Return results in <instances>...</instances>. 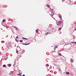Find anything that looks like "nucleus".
<instances>
[{"label": "nucleus", "mask_w": 76, "mask_h": 76, "mask_svg": "<svg viewBox=\"0 0 76 76\" xmlns=\"http://www.w3.org/2000/svg\"><path fill=\"white\" fill-rule=\"evenodd\" d=\"M62 23V22L61 21H59L58 23L57 24V26H59L60 25H61V24Z\"/></svg>", "instance_id": "1"}, {"label": "nucleus", "mask_w": 76, "mask_h": 76, "mask_svg": "<svg viewBox=\"0 0 76 76\" xmlns=\"http://www.w3.org/2000/svg\"><path fill=\"white\" fill-rule=\"evenodd\" d=\"M50 14L52 15V16H53L54 15V11H52L50 12Z\"/></svg>", "instance_id": "2"}, {"label": "nucleus", "mask_w": 76, "mask_h": 76, "mask_svg": "<svg viewBox=\"0 0 76 76\" xmlns=\"http://www.w3.org/2000/svg\"><path fill=\"white\" fill-rule=\"evenodd\" d=\"M30 43H28V44H23V45H29V44H30Z\"/></svg>", "instance_id": "3"}, {"label": "nucleus", "mask_w": 76, "mask_h": 76, "mask_svg": "<svg viewBox=\"0 0 76 76\" xmlns=\"http://www.w3.org/2000/svg\"><path fill=\"white\" fill-rule=\"evenodd\" d=\"M70 61L71 62H72V63H73V61H74V60H73V59L71 58V59Z\"/></svg>", "instance_id": "4"}, {"label": "nucleus", "mask_w": 76, "mask_h": 76, "mask_svg": "<svg viewBox=\"0 0 76 76\" xmlns=\"http://www.w3.org/2000/svg\"><path fill=\"white\" fill-rule=\"evenodd\" d=\"M17 75H19V76H22V75L20 74V72H19V74H17Z\"/></svg>", "instance_id": "5"}, {"label": "nucleus", "mask_w": 76, "mask_h": 76, "mask_svg": "<svg viewBox=\"0 0 76 76\" xmlns=\"http://www.w3.org/2000/svg\"><path fill=\"white\" fill-rule=\"evenodd\" d=\"M54 49L55 50H56V48H57V46H54Z\"/></svg>", "instance_id": "6"}, {"label": "nucleus", "mask_w": 76, "mask_h": 76, "mask_svg": "<svg viewBox=\"0 0 76 76\" xmlns=\"http://www.w3.org/2000/svg\"><path fill=\"white\" fill-rule=\"evenodd\" d=\"M46 6L49 8H50V5H48V4H46Z\"/></svg>", "instance_id": "7"}, {"label": "nucleus", "mask_w": 76, "mask_h": 76, "mask_svg": "<svg viewBox=\"0 0 76 76\" xmlns=\"http://www.w3.org/2000/svg\"><path fill=\"white\" fill-rule=\"evenodd\" d=\"M10 75H13V72H11L10 73Z\"/></svg>", "instance_id": "8"}, {"label": "nucleus", "mask_w": 76, "mask_h": 76, "mask_svg": "<svg viewBox=\"0 0 76 76\" xmlns=\"http://www.w3.org/2000/svg\"><path fill=\"white\" fill-rule=\"evenodd\" d=\"M22 39H28L24 37H23Z\"/></svg>", "instance_id": "9"}, {"label": "nucleus", "mask_w": 76, "mask_h": 76, "mask_svg": "<svg viewBox=\"0 0 76 76\" xmlns=\"http://www.w3.org/2000/svg\"><path fill=\"white\" fill-rule=\"evenodd\" d=\"M58 16H59V18H60V19H61V15H59Z\"/></svg>", "instance_id": "10"}, {"label": "nucleus", "mask_w": 76, "mask_h": 76, "mask_svg": "<svg viewBox=\"0 0 76 76\" xmlns=\"http://www.w3.org/2000/svg\"><path fill=\"white\" fill-rule=\"evenodd\" d=\"M13 27H14V28H15L17 30H18V28L15 26H13Z\"/></svg>", "instance_id": "11"}, {"label": "nucleus", "mask_w": 76, "mask_h": 76, "mask_svg": "<svg viewBox=\"0 0 76 76\" xmlns=\"http://www.w3.org/2000/svg\"><path fill=\"white\" fill-rule=\"evenodd\" d=\"M54 28H52V32H54Z\"/></svg>", "instance_id": "12"}, {"label": "nucleus", "mask_w": 76, "mask_h": 76, "mask_svg": "<svg viewBox=\"0 0 76 76\" xmlns=\"http://www.w3.org/2000/svg\"><path fill=\"white\" fill-rule=\"evenodd\" d=\"M70 73L69 72H66V75H69Z\"/></svg>", "instance_id": "13"}, {"label": "nucleus", "mask_w": 76, "mask_h": 76, "mask_svg": "<svg viewBox=\"0 0 76 76\" xmlns=\"http://www.w3.org/2000/svg\"><path fill=\"white\" fill-rule=\"evenodd\" d=\"M38 29L36 30V32H37V33H38Z\"/></svg>", "instance_id": "14"}, {"label": "nucleus", "mask_w": 76, "mask_h": 76, "mask_svg": "<svg viewBox=\"0 0 76 76\" xmlns=\"http://www.w3.org/2000/svg\"><path fill=\"white\" fill-rule=\"evenodd\" d=\"M58 54H59V56H61V53H59Z\"/></svg>", "instance_id": "15"}, {"label": "nucleus", "mask_w": 76, "mask_h": 76, "mask_svg": "<svg viewBox=\"0 0 76 76\" xmlns=\"http://www.w3.org/2000/svg\"><path fill=\"white\" fill-rule=\"evenodd\" d=\"M6 65H3V67H6Z\"/></svg>", "instance_id": "16"}, {"label": "nucleus", "mask_w": 76, "mask_h": 76, "mask_svg": "<svg viewBox=\"0 0 76 76\" xmlns=\"http://www.w3.org/2000/svg\"><path fill=\"white\" fill-rule=\"evenodd\" d=\"M2 22H5V20H4V19L3 20Z\"/></svg>", "instance_id": "17"}, {"label": "nucleus", "mask_w": 76, "mask_h": 76, "mask_svg": "<svg viewBox=\"0 0 76 76\" xmlns=\"http://www.w3.org/2000/svg\"><path fill=\"white\" fill-rule=\"evenodd\" d=\"M61 28L60 27L59 28V31H60L61 29Z\"/></svg>", "instance_id": "18"}, {"label": "nucleus", "mask_w": 76, "mask_h": 76, "mask_svg": "<svg viewBox=\"0 0 76 76\" xmlns=\"http://www.w3.org/2000/svg\"><path fill=\"white\" fill-rule=\"evenodd\" d=\"M20 42H23V40H20Z\"/></svg>", "instance_id": "19"}, {"label": "nucleus", "mask_w": 76, "mask_h": 76, "mask_svg": "<svg viewBox=\"0 0 76 76\" xmlns=\"http://www.w3.org/2000/svg\"><path fill=\"white\" fill-rule=\"evenodd\" d=\"M48 34H49V33H48V32L46 33V35H48Z\"/></svg>", "instance_id": "20"}, {"label": "nucleus", "mask_w": 76, "mask_h": 76, "mask_svg": "<svg viewBox=\"0 0 76 76\" xmlns=\"http://www.w3.org/2000/svg\"><path fill=\"white\" fill-rule=\"evenodd\" d=\"M9 67H10V66H11V64H9Z\"/></svg>", "instance_id": "21"}, {"label": "nucleus", "mask_w": 76, "mask_h": 76, "mask_svg": "<svg viewBox=\"0 0 76 76\" xmlns=\"http://www.w3.org/2000/svg\"><path fill=\"white\" fill-rule=\"evenodd\" d=\"M16 38H17V39H18V38H19V37H18L17 36L16 37Z\"/></svg>", "instance_id": "22"}, {"label": "nucleus", "mask_w": 76, "mask_h": 76, "mask_svg": "<svg viewBox=\"0 0 76 76\" xmlns=\"http://www.w3.org/2000/svg\"><path fill=\"white\" fill-rule=\"evenodd\" d=\"M46 66H48H48H49V65H48V64H47Z\"/></svg>", "instance_id": "23"}, {"label": "nucleus", "mask_w": 76, "mask_h": 76, "mask_svg": "<svg viewBox=\"0 0 76 76\" xmlns=\"http://www.w3.org/2000/svg\"><path fill=\"white\" fill-rule=\"evenodd\" d=\"M15 40H16V41H17V42H18V39H15Z\"/></svg>", "instance_id": "24"}, {"label": "nucleus", "mask_w": 76, "mask_h": 76, "mask_svg": "<svg viewBox=\"0 0 76 76\" xmlns=\"http://www.w3.org/2000/svg\"><path fill=\"white\" fill-rule=\"evenodd\" d=\"M16 53H18V50H17V51H16Z\"/></svg>", "instance_id": "25"}, {"label": "nucleus", "mask_w": 76, "mask_h": 76, "mask_svg": "<svg viewBox=\"0 0 76 76\" xmlns=\"http://www.w3.org/2000/svg\"><path fill=\"white\" fill-rule=\"evenodd\" d=\"M47 76H51V75H48Z\"/></svg>", "instance_id": "26"}, {"label": "nucleus", "mask_w": 76, "mask_h": 76, "mask_svg": "<svg viewBox=\"0 0 76 76\" xmlns=\"http://www.w3.org/2000/svg\"><path fill=\"white\" fill-rule=\"evenodd\" d=\"M22 76H25V75L23 74Z\"/></svg>", "instance_id": "27"}, {"label": "nucleus", "mask_w": 76, "mask_h": 76, "mask_svg": "<svg viewBox=\"0 0 76 76\" xmlns=\"http://www.w3.org/2000/svg\"><path fill=\"white\" fill-rule=\"evenodd\" d=\"M63 24H62V28H63Z\"/></svg>", "instance_id": "28"}, {"label": "nucleus", "mask_w": 76, "mask_h": 76, "mask_svg": "<svg viewBox=\"0 0 76 76\" xmlns=\"http://www.w3.org/2000/svg\"><path fill=\"white\" fill-rule=\"evenodd\" d=\"M75 44H76V42H75Z\"/></svg>", "instance_id": "29"}, {"label": "nucleus", "mask_w": 76, "mask_h": 76, "mask_svg": "<svg viewBox=\"0 0 76 76\" xmlns=\"http://www.w3.org/2000/svg\"><path fill=\"white\" fill-rule=\"evenodd\" d=\"M64 1L62 0V2H63Z\"/></svg>", "instance_id": "30"}, {"label": "nucleus", "mask_w": 76, "mask_h": 76, "mask_svg": "<svg viewBox=\"0 0 76 76\" xmlns=\"http://www.w3.org/2000/svg\"><path fill=\"white\" fill-rule=\"evenodd\" d=\"M75 31H76V28L75 29Z\"/></svg>", "instance_id": "31"}, {"label": "nucleus", "mask_w": 76, "mask_h": 76, "mask_svg": "<svg viewBox=\"0 0 76 76\" xmlns=\"http://www.w3.org/2000/svg\"><path fill=\"white\" fill-rule=\"evenodd\" d=\"M49 31H50V30H49Z\"/></svg>", "instance_id": "32"}]
</instances>
